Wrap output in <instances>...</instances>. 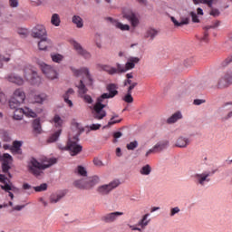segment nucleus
I'll list each match as a JSON object with an SVG mask.
<instances>
[{
	"mask_svg": "<svg viewBox=\"0 0 232 232\" xmlns=\"http://www.w3.org/2000/svg\"><path fill=\"white\" fill-rule=\"evenodd\" d=\"M20 70L23 72L24 78L15 72H11L5 76V80H7L8 82L16 84V86H23L24 81H27V82H30L33 86H39V84L43 83V78L39 76L32 65L23 63L20 66Z\"/></svg>",
	"mask_w": 232,
	"mask_h": 232,
	"instance_id": "nucleus-1",
	"label": "nucleus"
},
{
	"mask_svg": "<svg viewBox=\"0 0 232 232\" xmlns=\"http://www.w3.org/2000/svg\"><path fill=\"white\" fill-rule=\"evenodd\" d=\"M71 71L75 77H82V79L76 83V88H78V92L81 94V97H82L84 102L92 104V102H93V99H92V96L85 94L88 92L86 86H92L93 84V78H92V74H90V69L86 67H82L80 69L71 67Z\"/></svg>",
	"mask_w": 232,
	"mask_h": 232,
	"instance_id": "nucleus-2",
	"label": "nucleus"
},
{
	"mask_svg": "<svg viewBox=\"0 0 232 232\" xmlns=\"http://www.w3.org/2000/svg\"><path fill=\"white\" fill-rule=\"evenodd\" d=\"M121 14L122 18L129 21L130 25L128 24H123L120 20L113 19L111 17L107 18V21H110L116 30H120V32H130L131 28H137L139 24H140V18H139V14L131 10V8H123Z\"/></svg>",
	"mask_w": 232,
	"mask_h": 232,
	"instance_id": "nucleus-3",
	"label": "nucleus"
},
{
	"mask_svg": "<svg viewBox=\"0 0 232 232\" xmlns=\"http://www.w3.org/2000/svg\"><path fill=\"white\" fill-rule=\"evenodd\" d=\"M107 90L109 92H105L102 94L97 99L96 103L94 104L93 110H94V117L95 119H98L99 121L104 119L106 116V111H104V108L108 106V100L107 99H113L119 92L117 91V86L115 83H111L107 86Z\"/></svg>",
	"mask_w": 232,
	"mask_h": 232,
	"instance_id": "nucleus-4",
	"label": "nucleus"
},
{
	"mask_svg": "<svg viewBox=\"0 0 232 232\" xmlns=\"http://www.w3.org/2000/svg\"><path fill=\"white\" fill-rule=\"evenodd\" d=\"M53 164H57V159L45 158L44 160H37L35 158H31L27 161V171L34 175L36 179H41L44 177V169H48Z\"/></svg>",
	"mask_w": 232,
	"mask_h": 232,
	"instance_id": "nucleus-5",
	"label": "nucleus"
},
{
	"mask_svg": "<svg viewBox=\"0 0 232 232\" xmlns=\"http://www.w3.org/2000/svg\"><path fill=\"white\" fill-rule=\"evenodd\" d=\"M82 131H84V129L81 123L72 124V130L69 134L67 145L63 148V150L70 151L72 157L79 155L82 151V146L79 144V135H81Z\"/></svg>",
	"mask_w": 232,
	"mask_h": 232,
	"instance_id": "nucleus-6",
	"label": "nucleus"
},
{
	"mask_svg": "<svg viewBox=\"0 0 232 232\" xmlns=\"http://www.w3.org/2000/svg\"><path fill=\"white\" fill-rule=\"evenodd\" d=\"M99 182H101V178L99 176H87L85 178L74 180L73 186L78 189H85L86 191H90L95 188Z\"/></svg>",
	"mask_w": 232,
	"mask_h": 232,
	"instance_id": "nucleus-7",
	"label": "nucleus"
},
{
	"mask_svg": "<svg viewBox=\"0 0 232 232\" xmlns=\"http://www.w3.org/2000/svg\"><path fill=\"white\" fill-rule=\"evenodd\" d=\"M35 59V63L39 64L42 72L44 73V77L48 79V81H55L56 79H59V72H57V69H55L53 66L46 64L45 63Z\"/></svg>",
	"mask_w": 232,
	"mask_h": 232,
	"instance_id": "nucleus-8",
	"label": "nucleus"
},
{
	"mask_svg": "<svg viewBox=\"0 0 232 232\" xmlns=\"http://www.w3.org/2000/svg\"><path fill=\"white\" fill-rule=\"evenodd\" d=\"M211 172L205 170L202 172H197L193 175L194 182L201 188L206 187L211 182Z\"/></svg>",
	"mask_w": 232,
	"mask_h": 232,
	"instance_id": "nucleus-9",
	"label": "nucleus"
},
{
	"mask_svg": "<svg viewBox=\"0 0 232 232\" xmlns=\"http://www.w3.org/2000/svg\"><path fill=\"white\" fill-rule=\"evenodd\" d=\"M121 186V181L119 179H114L107 184L100 185L96 191L99 195L106 196L110 195L113 189Z\"/></svg>",
	"mask_w": 232,
	"mask_h": 232,
	"instance_id": "nucleus-10",
	"label": "nucleus"
},
{
	"mask_svg": "<svg viewBox=\"0 0 232 232\" xmlns=\"http://www.w3.org/2000/svg\"><path fill=\"white\" fill-rule=\"evenodd\" d=\"M0 182L4 183L1 185V188L4 191H14V193H19L17 187L14 186V184L10 182V179H8L6 176L0 174Z\"/></svg>",
	"mask_w": 232,
	"mask_h": 232,
	"instance_id": "nucleus-11",
	"label": "nucleus"
},
{
	"mask_svg": "<svg viewBox=\"0 0 232 232\" xmlns=\"http://www.w3.org/2000/svg\"><path fill=\"white\" fill-rule=\"evenodd\" d=\"M122 215H124V212H121V211L110 212L103 215L101 220L102 222H105V224H113V222H117V220L119 219V217H122Z\"/></svg>",
	"mask_w": 232,
	"mask_h": 232,
	"instance_id": "nucleus-12",
	"label": "nucleus"
},
{
	"mask_svg": "<svg viewBox=\"0 0 232 232\" xmlns=\"http://www.w3.org/2000/svg\"><path fill=\"white\" fill-rule=\"evenodd\" d=\"M72 46L74 50H76L78 55H81L83 59H92V53L84 49L77 41H72Z\"/></svg>",
	"mask_w": 232,
	"mask_h": 232,
	"instance_id": "nucleus-13",
	"label": "nucleus"
},
{
	"mask_svg": "<svg viewBox=\"0 0 232 232\" xmlns=\"http://www.w3.org/2000/svg\"><path fill=\"white\" fill-rule=\"evenodd\" d=\"M72 46L74 50H76L78 55H81L83 59H92V53L84 49L77 41H72Z\"/></svg>",
	"mask_w": 232,
	"mask_h": 232,
	"instance_id": "nucleus-14",
	"label": "nucleus"
},
{
	"mask_svg": "<svg viewBox=\"0 0 232 232\" xmlns=\"http://www.w3.org/2000/svg\"><path fill=\"white\" fill-rule=\"evenodd\" d=\"M47 35L46 27L43 24L34 26L32 30V37L34 39H43Z\"/></svg>",
	"mask_w": 232,
	"mask_h": 232,
	"instance_id": "nucleus-15",
	"label": "nucleus"
},
{
	"mask_svg": "<svg viewBox=\"0 0 232 232\" xmlns=\"http://www.w3.org/2000/svg\"><path fill=\"white\" fill-rule=\"evenodd\" d=\"M0 160L3 161L2 171L4 173H8L10 170V164L13 162V158L10 154L5 153L3 156L0 154Z\"/></svg>",
	"mask_w": 232,
	"mask_h": 232,
	"instance_id": "nucleus-16",
	"label": "nucleus"
},
{
	"mask_svg": "<svg viewBox=\"0 0 232 232\" xmlns=\"http://www.w3.org/2000/svg\"><path fill=\"white\" fill-rule=\"evenodd\" d=\"M219 111L221 113L227 112L225 116L222 117V121H229V119H232V102L224 103L219 109Z\"/></svg>",
	"mask_w": 232,
	"mask_h": 232,
	"instance_id": "nucleus-17",
	"label": "nucleus"
},
{
	"mask_svg": "<svg viewBox=\"0 0 232 232\" xmlns=\"http://www.w3.org/2000/svg\"><path fill=\"white\" fill-rule=\"evenodd\" d=\"M38 48L43 52L50 50V48H53V42H52V40L46 36L41 38V40L38 42Z\"/></svg>",
	"mask_w": 232,
	"mask_h": 232,
	"instance_id": "nucleus-18",
	"label": "nucleus"
},
{
	"mask_svg": "<svg viewBox=\"0 0 232 232\" xmlns=\"http://www.w3.org/2000/svg\"><path fill=\"white\" fill-rule=\"evenodd\" d=\"M11 99L13 100V102H24V99H26V95L24 94V92L23 91V89H16L14 92Z\"/></svg>",
	"mask_w": 232,
	"mask_h": 232,
	"instance_id": "nucleus-19",
	"label": "nucleus"
},
{
	"mask_svg": "<svg viewBox=\"0 0 232 232\" xmlns=\"http://www.w3.org/2000/svg\"><path fill=\"white\" fill-rule=\"evenodd\" d=\"M33 133L34 135H41L43 133V125H41V119L36 118L32 122Z\"/></svg>",
	"mask_w": 232,
	"mask_h": 232,
	"instance_id": "nucleus-20",
	"label": "nucleus"
},
{
	"mask_svg": "<svg viewBox=\"0 0 232 232\" xmlns=\"http://www.w3.org/2000/svg\"><path fill=\"white\" fill-rule=\"evenodd\" d=\"M42 111H43V108H38L35 110V111L30 109V107L24 108V115H25V117H31L32 119H35V117L41 114Z\"/></svg>",
	"mask_w": 232,
	"mask_h": 232,
	"instance_id": "nucleus-21",
	"label": "nucleus"
},
{
	"mask_svg": "<svg viewBox=\"0 0 232 232\" xmlns=\"http://www.w3.org/2000/svg\"><path fill=\"white\" fill-rule=\"evenodd\" d=\"M72 95H75V91H73V89H69L63 94V101L69 108H73V102H72V100H70V99H72Z\"/></svg>",
	"mask_w": 232,
	"mask_h": 232,
	"instance_id": "nucleus-22",
	"label": "nucleus"
},
{
	"mask_svg": "<svg viewBox=\"0 0 232 232\" xmlns=\"http://www.w3.org/2000/svg\"><path fill=\"white\" fill-rule=\"evenodd\" d=\"M140 61V57H129L127 63H125V69L127 70V72L130 70H133V68H135V64H139Z\"/></svg>",
	"mask_w": 232,
	"mask_h": 232,
	"instance_id": "nucleus-23",
	"label": "nucleus"
},
{
	"mask_svg": "<svg viewBox=\"0 0 232 232\" xmlns=\"http://www.w3.org/2000/svg\"><path fill=\"white\" fill-rule=\"evenodd\" d=\"M189 138L179 136L175 142V146L176 148H186L187 146H189Z\"/></svg>",
	"mask_w": 232,
	"mask_h": 232,
	"instance_id": "nucleus-24",
	"label": "nucleus"
},
{
	"mask_svg": "<svg viewBox=\"0 0 232 232\" xmlns=\"http://www.w3.org/2000/svg\"><path fill=\"white\" fill-rule=\"evenodd\" d=\"M169 146V140H161L157 142L153 148L156 153H160V151H164Z\"/></svg>",
	"mask_w": 232,
	"mask_h": 232,
	"instance_id": "nucleus-25",
	"label": "nucleus"
},
{
	"mask_svg": "<svg viewBox=\"0 0 232 232\" xmlns=\"http://www.w3.org/2000/svg\"><path fill=\"white\" fill-rule=\"evenodd\" d=\"M150 213H147L141 217V218L138 221V226L141 227V229H145L146 227L151 222V218H150Z\"/></svg>",
	"mask_w": 232,
	"mask_h": 232,
	"instance_id": "nucleus-26",
	"label": "nucleus"
},
{
	"mask_svg": "<svg viewBox=\"0 0 232 232\" xmlns=\"http://www.w3.org/2000/svg\"><path fill=\"white\" fill-rule=\"evenodd\" d=\"M52 124H53L54 128H58V130H63V124H64V120L61 118L59 114H55L51 121Z\"/></svg>",
	"mask_w": 232,
	"mask_h": 232,
	"instance_id": "nucleus-27",
	"label": "nucleus"
},
{
	"mask_svg": "<svg viewBox=\"0 0 232 232\" xmlns=\"http://www.w3.org/2000/svg\"><path fill=\"white\" fill-rule=\"evenodd\" d=\"M72 23L76 26V28H84V20L79 14L72 15Z\"/></svg>",
	"mask_w": 232,
	"mask_h": 232,
	"instance_id": "nucleus-28",
	"label": "nucleus"
},
{
	"mask_svg": "<svg viewBox=\"0 0 232 232\" xmlns=\"http://www.w3.org/2000/svg\"><path fill=\"white\" fill-rule=\"evenodd\" d=\"M21 146H23V141L14 140L13 142V146L10 149V151L13 152L14 155H21L23 151L21 150Z\"/></svg>",
	"mask_w": 232,
	"mask_h": 232,
	"instance_id": "nucleus-29",
	"label": "nucleus"
},
{
	"mask_svg": "<svg viewBox=\"0 0 232 232\" xmlns=\"http://www.w3.org/2000/svg\"><path fill=\"white\" fill-rule=\"evenodd\" d=\"M157 35H159V31L155 28H149L144 33V38L150 39V41H153Z\"/></svg>",
	"mask_w": 232,
	"mask_h": 232,
	"instance_id": "nucleus-30",
	"label": "nucleus"
},
{
	"mask_svg": "<svg viewBox=\"0 0 232 232\" xmlns=\"http://www.w3.org/2000/svg\"><path fill=\"white\" fill-rule=\"evenodd\" d=\"M194 5H207L208 8H213V5H218V0H192Z\"/></svg>",
	"mask_w": 232,
	"mask_h": 232,
	"instance_id": "nucleus-31",
	"label": "nucleus"
},
{
	"mask_svg": "<svg viewBox=\"0 0 232 232\" xmlns=\"http://www.w3.org/2000/svg\"><path fill=\"white\" fill-rule=\"evenodd\" d=\"M64 195L65 194L63 191L52 194L50 197L51 204H57V202H59L62 198H64Z\"/></svg>",
	"mask_w": 232,
	"mask_h": 232,
	"instance_id": "nucleus-32",
	"label": "nucleus"
},
{
	"mask_svg": "<svg viewBox=\"0 0 232 232\" xmlns=\"http://www.w3.org/2000/svg\"><path fill=\"white\" fill-rule=\"evenodd\" d=\"M189 15L193 23H200V20L198 19V15H204V10H202V8L200 7H198L197 13L192 11L190 12Z\"/></svg>",
	"mask_w": 232,
	"mask_h": 232,
	"instance_id": "nucleus-33",
	"label": "nucleus"
},
{
	"mask_svg": "<svg viewBox=\"0 0 232 232\" xmlns=\"http://www.w3.org/2000/svg\"><path fill=\"white\" fill-rule=\"evenodd\" d=\"M61 133H63V129H58L48 138L47 142L49 144L57 142V140H59V138L61 137Z\"/></svg>",
	"mask_w": 232,
	"mask_h": 232,
	"instance_id": "nucleus-34",
	"label": "nucleus"
},
{
	"mask_svg": "<svg viewBox=\"0 0 232 232\" xmlns=\"http://www.w3.org/2000/svg\"><path fill=\"white\" fill-rule=\"evenodd\" d=\"M46 101H48V95L46 93L36 94L34 97V102L36 104H44Z\"/></svg>",
	"mask_w": 232,
	"mask_h": 232,
	"instance_id": "nucleus-35",
	"label": "nucleus"
},
{
	"mask_svg": "<svg viewBox=\"0 0 232 232\" xmlns=\"http://www.w3.org/2000/svg\"><path fill=\"white\" fill-rule=\"evenodd\" d=\"M180 119H182V112L177 111L168 118L167 122L168 124H175V122H178Z\"/></svg>",
	"mask_w": 232,
	"mask_h": 232,
	"instance_id": "nucleus-36",
	"label": "nucleus"
},
{
	"mask_svg": "<svg viewBox=\"0 0 232 232\" xmlns=\"http://www.w3.org/2000/svg\"><path fill=\"white\" fill-rule=\"evenodd\" d=\"M170 20L172 21L174 26H184V24H189V18H182L179 22L174 17L171 16Z\"/></svg>",
	"mask_w": 232,
	"mask_h": 232,
	"instance_id": "nucleus-37",
	"label": "nucleus"
},
{
	"mask_svg": "<svg viewBox=\"0 0 232 232\" xmlns=\"http://www.w3.org/2000/svg\"><path fill=\"white\" fill-rule=\"evenodd\" d=\"M50 56L53 63H56L57 64H61L64 61V56L58 53H52Z\"/></svg>",
	"mask_w": 232,
	"mask_h": 232,
	"instance_id": "nucleus-38",
	"label": "nucleus"
},
{
	"mask_svg": "<svg viewBox=\"0 0 232 232\" xmlns=\"http://www.w3.org/2000/svg\"><path fill=\"white\" fill-rule=\"evenodd\" d=\"M140 174L143 177H149V175H151V166H150V164L142 166L140 169Z\"/></svg>",
	"mask_w": 232,
	"mask_h": 232,
	"instance_id": "nucleus-39",
	"label": "nucleus"
},
{
	"mask_svg": "<svg viewBox=\"0 0 232 232\" xmlns=\"http://www.w3.org/2000/svg\"><path fill=\"white\" fill-rule=\"evenodd\" d=\"M100 68L103 72H107V73H109V75H115V72H116L115 67H112L108 64H103V65H100Z\"/></svg>",
	"mask_w": 232,
	"mask_h": 232,
	"instance_id": "nucleus-40",
	"label": "nucleus"
},
{
	"mask_svg": "<svg viewBox=\"0 0 232 232\" xmlns=\"http://www.w3.org/2000/svg\"><path fill=\"white\" fill-rule=\"evenodd\" d=\"M24 115V109H16L14 111L13 119H14V121H21L23 120Z\"/></svg>",
	"mask_w": 232,
	"mask_h": 232,
	"instance_id": "nucleus-41",
	"label": "nucleus"
},
{
	"mask_svg": "<svg viewBox=\"0 0 232 232\" xmlns=\"http://www.w3.org/2000/svg\"><path fill=\"white\" fill-rule=\"evenodd\" d=\"M76 175L79 177H82V179H85L88 177V171L86 170V168L82 166H78L76 169Z\"/></svg>",
	"mask_w": 232,
	"mask_h": 232,
	"instance_id": "nucleus-42",
	"label": "nucleus"
},
{
	"mask_svg": "<svg viewBox=\"0 0 232 232\" xmlns=\"http://www.w3.org/2000/svg\"><path fill=\"white\" fill-rule=\"evenodd\" d=\"M51 24L53 26H60L61 25V16L57 14H53L51 17Z\"/></svg>",
	"mask_w": 232,
	"mask_h": 232,
	"instance_id": "nucleus-43",
	"label": "nucleus"
},
{
	"mask_svg": "<svg viewBox=\"0 0 232 232\" xmlns=\"http://www.w3.org/2000/svg\"><path fill=\"white\" fill-rule=\"evenodd\" d=\"M126 79L123 82L124 86H130L131 84H133L135 82H133V72H129L125 75Z\"/></svg>",
	"mask_w": 232,
	"mask_h": 232,
	"instance_id": "nucleus-44",
	"label": "nucleus"
},
{
	"mask_svg": "<svg viewBox=\"0 0 232 232\" xmlns=\"http://www.w3.org/2000/svg\"><path fill=\"white\" fill-rule=\"evenodd\" d=\"M126 65H122L119 63H116L115 75L116 73H126Z\"/></svg>",
	"mask_w": 232,
	"mask_h": 232,
	"instance_id": "nucleus-45",
	"label": "nucleus"
},
{
	"mask_svg": "<svg viewBox=\"0 0 232 232\" xmlns=\"http://www.w3.org/2000/svg\"><path fill=\"white\" fill-rule=\"evenodd\" d=\"M218 88H227L229 87V83L227 82V80L224 76H222L218 82Z\"/></svg>",
	"mask_w": 232,
	"mask_h": 232,
	"instance_id": "nucleus-46",
	"label": "nucleus"
},
{
	"mask_svg": "<svg viewBox=\"0 0 232 232\" xmlns=\"http://www.w3.org/2000/svg\"><path fill=\"white\" fill-rule=\"evenodd\" d=\"M34 189L36 191V193L46 191L48 189V184L43 183L40 186L34 187Z\"/></svg>",
	"mask_w": 232,
	"mask_h": 232,
	"instance_id": "nucleus-47",
	"label": "nucleus"
},
{
	"mask_svg": "<svg viewBox=\"0 0 232 232\" xmlns=\"http://www.w3.org/2000/svg\"><path fill=\"white\" fill-rule=\"evenodd\" d=\"M21 104H23V102H14V100L12 99H10L9 101V107L11 108V110H21V108H19Z\"/></svg>",
	"mask_w": 232,
	"mask_h": 232,
	"instance_id": "nucleus-48",
	"label": "nucleus"
},
{
	"mask_svg": "<svg viewBox=\"0 0 232 232\" xmlns=\"http://www.w3.org/2000/svg\"><path fill=\"white\" fill-rule=\"evenodd\" d=\"M115 119H119V115L114 114L111 120L108 122V126H113V124H119V122L122 121V119H119V120H115Z\"/></svg>",
	"mask_w": 232,
	"mask_h": 232,
	"instance_id": "nucleus-49",
	"label": "nucleus"
},
{
	"mask_svg": "<svg viewBox=\"0 0 232 232\" xmlns=\"http://www.w3.org/2000/svg\"><path fill=\"white\" fill-rule=\"evenodd\" d=\"M179 213H180V208L179 207H174V208H171L170 210H169V216L170 218H173L175 217V215H179Z\"/></svg>",
	"mask_w": 232,
	"mask_h": 232,
	"instance_id": "nucleus-50",
	"label": "nucleus"
},
{
	"mask_svg": "<svg viewBox=\"0 0 232 232\" xmlns=\"http://www.w3.org/2000/svg\"><path fill=\"white\" fill-rule=\"evenodd\" d=\"M123 101L131 104V102H133V96H131V92H127V94L123 97Z\"/></svg>",
	"mask_w": 232,
	"mask_h": 232,
	"instance_id": "nucleus-51",
	"label": "nucleus"
},
{
	"mask_svg": "<svg viewBox=\"0 0 232 232\" xmlns=\"http://www.w3.org/2000/svg\"><path fill=\"white\" fill-rule=\"evenodd\" d=\"M139 146V142L137 140L131 141L127 144V150H133Z\"/></svg>",
	"mask_w": 232,
	"mask_h": 232,
	"instance_id": "nucleus-52",
	"label": "nucleus"
},
{
	"mask_svg": "<svg viewBox=\"0 0 232 232\" xmlns=\"http://www.w3.org/2000/svg\"><path fill=\"white\" fill-rule=\"evenodd\" d=\"M223 77L226 79L227 82H228V86H231L232 84V72H227L223 75Z\"/></svg>",
	"mask_w": 232,
	"mask_h": 232,
	"instance_id": "nucleus-53",
	"label": "nucleus"
},
{
	"mask_svg": "<svg viewBox=\"0 0 232 232\" xmlns=\"http://www.w3.org/2000/svg\"><path fill=\"white\" fill-rule=\"evenodd\" d=\"M11 8H17L19 6V0H9Z\"/></svg>",
	"mask_w": 232,
	"mask_h": 232,
	"instance_id": "nucleus-54",
	"label": "nucleus"
},
{
	"mask_svg": "<svg viewBox=\"0 0 232 232\" xmlns=\"http://www.w3.org/2000/svg\"><path fill=\"white\" fill-rule=\"evenodd\" d=\"M89 129L92 131H96V130H101V124L99 123H93L92 125L89 126Z\"/></svg>",
	"mask_w": 232,
	"mask_h": 232,
	"instance_id": "nucleus-55",
	"label": "nucleus"
},
{
	"mask_svg": "<svg viewBox=\"0 0 232 232\" xmlns=\"http://www.w3.org/2000/svg\"><path fill=\"white\" fill-rule=\"evenodd\" d=\"M94 166H98V168H101V166H104L102 161L99 158H95L93 160Z\"/></svg>",
	"mask_w": 232,
	"mask_h": 232,
	"instance_id": "nucleus-56",
	"label": "nucleus"
},
{
	"mask_svg": "<svg viewBox=\"0 0 232 232\" xmlns=\"http://www.w3.org/2000/svg\"><path fill=\"white\" fill-rule=\"evenodd\" d=\"M6 102V95L0 91V104H5Z\"/></svg>",
	"mask_w": 232,
	"mask_h": 232,
	"instance_id": "nucleus-57",
	"label": "nucleus"
},
{
	"mask_svg": "<svg viewBox=\"0 0 232 232\" xmlns=\"http://www.w3.org/2000/svg\"><path fill=\"white\" fill-rule=\"evenodd\" d=\"M210 15H213V17H218L220 15V11H218V9H211Z\"/></svg>",
	"mask_w": 232,
	"mask_h": 232,
	"instance_id": "nucleus-58",
	"label": "nucleus"
},
{
	"mask_svg": "<svg viewBox=\"0 0 232 232\" xmlns=\"http://www.w3.org/2000/svg\"><path fill=\"white\" fill-rule=\"evenodd\" d=\"M204 102H206V100L196 99L194 100L193 104L200 106V104H204Z\"/></svg>",
	"mask_w": 232,
	"mask_h": 232,
	"instance_id": "nucleus-59",
	"label": "nucleus"
},
{
	"mask_svg": "<svg viewBox=\"0 0 232 232\" xmlns=\"http://www.w3.org/2000/svg\"><path fill=\"white\" fill-rule=\"evenodd\" d=\"M137 82H134L133 83H131L130 85H129L127 92H129V93H131V91H133L135 89V87L137 86Z\"/></svg>",
	"mask_w": 232,
	"mask_h": 232,
	"instance_id": "nucleus-60",
	"label": "nucleus"
},
{
	"mask_svg": "<svg viewBox=\"0 0 232 232\" xmlns=\"http://www.w3.org/2000/svg\"><path fill=\"white\" fill-rule=\"evenodd\" d=\"M152 153H157L153 147L147 150V152L145 153V157H150Z\"/></svg>",
	"mask_w": 232,
	"mask_h": 232,
	"instance_id": "nucleus-61",
	"label": "nucleus"
},
{
	"mask_svg": "<svg viewBox=\"0 0 232 232\" xmlns=\"http://www.w3.org/2000/svg\"><path fill=\"white\" fill-rule=\"evenodd\" d=\"M113 137L114 139H121V137H122V132L121 131L114 132Z\"/></svg>",
	"mask_w": 232,
	"mask_h": 232,
	"instance_id": "nucleus-62",
	"label": "nucleus"
},
{
	"mask_svg": "<svg viewBox=\"0 0 232 232\" xmlns=\"http://www.w3.org/2000/svg\"><path fill=\"white\" fill-rule=\"evenodd\" d=\"M24 205H17L14 208V211H21V209H24Z\"/></svg>",
	"mask_w": 232,
	"mask_h": 232,
	"instance_id": "nucleus-63",
	"label": "nucleus"
},
{
	"mask_svg": "<svg viewBox=\"0 0 232 232\" xmlns=\"http://www.w3.org/2000/svg\"><path fill=\"white\" fill-rule=\"evenodd\" d=\"M18 34L20 35H26L27 31H26V29H21V30H18Z\"/></svg>",
	"mask_w": 232,
	"mask_h": 232,
	"instance_id": "nucleus-64",
	"label": "nucleus"
}]
</instances>
